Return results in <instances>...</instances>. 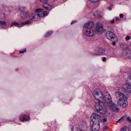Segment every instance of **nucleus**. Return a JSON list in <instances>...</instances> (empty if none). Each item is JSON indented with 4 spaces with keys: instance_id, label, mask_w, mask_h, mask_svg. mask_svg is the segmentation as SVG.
<instances>
[{
    "instance_id": "nucleus-1",
    "label": "nucleus",
    "mask_w": 131,
    "mask_h": 131,
    "mask_svg": "<svg viewBox=\"0 0 131 131\" xmlns=\"http://www.w3.org/2000/svg\"><path fill=\"white\" fill-rule=\"evenodd\" d=\"M93 95L95 98V107L97 112L100 114H105L106 110L103 105L107 101H110L111 95L106 91L102 93L99 89L94 91Z\"/></svg>"
},
{
    "instance_id": "nucleus-2",
    "label": "nucleus",
    "mask_w": 131,
    "mask_h": 131,
    "mask_svg": "<svg viewBox=\"0 0 131 131\" xmlns=\"http://www.w3.org/2000/svg\"><path fill=\"white\" fill-rule=\"evenodd\" d=\"M100 116L95 113L92 114L91 116L90 125L92 131H98L100 128L99 120Z\"/></svg>"
},
{
    "instance_id": "nucleus-3",
    "label": "nucleus",
    "mask_w": 131,
    "mask_h": 131,
    "mask_svg": "<svg viewBox=\"0 0 131 131\" xmlns=\"http://www.w3.org/2000/svg\"><path fill=\"white\" fill-rule=\"evenodd\" d=\"M42 9L38 8L35 10V12L29 16L30 19L32 21H37L40 19V17L47 16L48 13L46 11L42 10Z\"/></svg>"
},
{
    "instance_id": "nucleus-4",
    "label": "nucleus",
    "mask_w": 131,
    "mask_h": 131,
    "mask_svg": "<svg viewBox=\"0 0 131 131\" xmlns=\"http://www.w3.org/2000/svg\"><path fill=\"white\" fill-rule=\"evenodd\" d=\"M110 101L109 100L107 101L105 103L103 104V106L105 107L106 109V112L107 111V109L108 108L111 109L112 111L114 112H118L119 110V108L117 107V105L115 104L114 103L112 102V98L111 97V99Z\"/></svg>"
},
{
    "instance_id": "nucleus-5",
    "label": "nucleus",
    "mask_w": 131,
    "mask_h": 131,
    "mask_svg": "<svg viewBox=\"0 0 131 131\" xmlns=\"http://www.w3.org/2000/svg\"><path fill=\"white\" fill-rule=\"evenodd\" d=\"M19 9L21 11L20 16L21 18L25 19L28 17L29 14V12H28L25 11V7H21L19 8Z\"/></svg>"
},
{
    "instance_id": "nucleus-6",
    "label": "nucleus",
    "mask_w": 131,
    "mask_h": 131,
    "mask_svg": "<svg viewBox=\"0 0 131 131\" xmlns=\"http://www.w3.org/2000/svg\"><path fill=\"white\" fill-rule=\"evenodd\" d=\"M83 32L85 36L89 37H93L95 34V29H83Z\"/></svg>"
},
{
    "instance_id": "nucleus-7",
    "label": "nucleus",
    "mask_w": 131,
    "mask_h": 131,
    "mask_svg": "<svg viewBox=\"0 0 131 131\" xmlns=\"http://www.w3.org/2000/svg\"><path fill=\"white\" fill-rule=\"evenodd\" d=\"M124 98H120L117 101L118 104L123 108L126 107L128 104L127 100Z\"/></svg>"
},
{
    "instance_id": "nucleus-8",
    "label": "nucleus",
    "mask_w": 131,
    "mask_h": 131,
    "mask_svg": "<svg viewBox=\"0 0 131 131\" xmlns=\"http://www.w3.org/2000/svg\"><path fill=\"white\" fill-rule=\"evenodd\" d=\"M122 86L123 89L126 92L131 93V83L127 81V83L124 84Z\"/></svg>"
},
{
    "instance_id": "nucleus-9",
    "label": "nucleus",
    "mask_w": 131,
    "mask_h": 131,
    "mask_svg": "<svg viewBox=\"0 0 131 131\" xmlns=\"http://www.w3.org/2000/svg\"><path fill=\"white\" fill-rule=\"evenodd\" d=\"M95 34L96 32L101 33L103 31V25L102 24L100 23H97L96 25V27L95 28Z\"/></svg>"
},
{
    "instance_id": "nucleus-10",
    "label": "nucleus",
    "mask_w": 131,
    "mask_h": 131,
    "mask_svg": "<svg viewBox=\"0 0 131 131\" xmlns=\"http://www.w3.org/2000/svg\"><path fill=\"white\" fill-rule=\"evenodd\" d=\"M106 38L109 40H113V39L116 38V36L112 32L108 31L106 32Z\"/></svg>"
},
{
    "instance_id": "nucleus-11",
    "label": "nucleus",
    "mask_w": 131,
    "mask_h": 131,
    "mask_svg": "<svg viewBox=\"0 0 131 131\" xmlns=\"http://www.w3.org/2000/svg\"><path fill=\"white\" fill-rule=\"evenodd\" d=\"M94 23L93 21H90L88 23L85 24L83 25V29H94L93 27Z\"/></svg>"
},
{
    "instance_id": "nucleus-12",
    "label": "nucleus",
    "mask_w": 131,
    "mask_h": 131,
    "mask_svg": "<svg viewBox=\"0 0 131 131\" xmlns=\"http://www.w3.org/2000/svg\"><path fill=\"white\" fill-rule=\"evenodd\" d=\"M115 95L116 97L124 98L125 99H127L128 97V95L127 94H124L122 93H121L119 91H117L115 93Z\"/></svg>"
},
{
    "instance_id": "nucleus-13",
    "label": "nucleus",
    "mask_w": 131,
    "mask_h": 131,
    "mask_svg": "<svg viewBox=\"0 0 131 131\" xmlns=\"http://www.w3.org/2000/svg\"><path fill=\"white\" fill-rule=\"evenodd\" d=\"M20 120L22 122H25L29 121L30 120V118L28 116L24 115L20 117Z\"/></svg>"
},
{
    "instance_id": "nucleus-14",
    "label": "nucleus",
    "mask_w": 131,
    "mask_h": 131,
    "mask_svg": "<svg viewBox=\"0 0 131 131\" xmlns=\"http://www.w3.org/2000/svg\"><path fill=\"white\" fill-rule=\"evenodd\" d=\"M10 27L14 26L17 27H21V24L19 23L18 22H13L10 25Z\"/></svg>"
},
{
    "instance_id": "nucleus-15",
    "label": "nucleus",
    "mask_w": 131,
    "mask_h": 131,
    "mask_svg": "<svg viewBox=\"0 0 131 131\" xmlns=\"http://www.w3.org/2000/svg\"><path fill=\"white\" fill-rule=\"evenodd\" d=\"M45 4H43V6L47 10H49L52 9V6L49 5L47 3H44Z\"/></svg>"
},
{
    "instance_id": "nucleus-16",
    "label": "nucleus",
    "mask_w": 131,
    "mask_h": 131,
    "mask_svg": "<svg viewBox=\"0 0 131 131\" xmlns=\"http://www.w3.org/2000/svg\"><path fill=\"white\" fill-rule=\"evenodd\" d=\"M6 23L5 21H0V28L4 29L6 26Z\"/></svg>"
},
{
    "instance_id": "nucleus-17",
    "label": "nucleus",
    "mask_w": 131,
    "mask_h": 131,
    "mask_svg": "<svg viewBox=\"0 0 131 131\" xmlns=\"http://www.w3.org/2000/svg\"><path fill=\"white\" fill-rule=\"evenodd\" d=\"M100 14V12L96 11L93 13V15L94 16L100 18H103L102 15H101Z\"/></svg>"
},
{
    "instance_id": "nucleus-18",
    "label": "nucleus",
    "mask_w": 131,
    "mask_h": 131,
    "mask_svg": "<svg viewBox=\"0 0 131 131\" xmlns=\"http://www.w3.org/2000/svg\"><path fill=\"white\" fill-rule=\"evenodd\" d=\"M97 52L100 53H104L105 50L102 48H98L96 49Z\"/></svg>"
},
{
    "instance_id": "nucleus-19",
    "label": "nucleus",
    "mask_w": 131,
    "mask_h": 131,
    "mask_svg": "<svg viewBox=\"0 0 131 131\" xmlns=\"http://www.w3.org/2000/svg\"><path fill=\"white\" fill-rule=\"evenodd\" d=\"M31 24V21L29 20H27L25 21L24 22H21V27L24 25L29 24Z\"/></svg>"
},
{
    "instance_id": "nucleus-20",
    "label": "nucleus",
    "mask_w": 131,
    "mask_h": 131,
    "mask_svg": "<svg viewBox=\"0 0 131 131\" xmlns=\"http://www.w3.org/2000/svg\"><path fill=\"white\" fill-rule=\"evenodd\" d=\"M126 115H124L123 117H121L120 119L117 120V122L120 123L122 122L126 118Z\"/></svg>"
},
{
    "instance_id": "nucleus-21",
    "label": "nucleus",
    "mask_w": 131,
    "mask_h": 131,
    "mask_svg": "<svg viewBox=\"0 0 131 131\" xmlns=\"http://www.w3.org/2000/svg\"><path fill=\"white\" fill-rule=\"evenodd\" d=\"M52 33V31H48L45 34L44 37L46 38L49 37L51 35Z\"/></svg>"
},
{
    "instance_id": "nucleus-22",
    "label": "nucleus",
    "mask_w": 131,
    "mask_h": 131,
    "mask_svg": "<svg viewBox=\"0 0 131 131\" xmlns=\"http://www.w3.org/2000/svg\"><path fill=\"white\" fill-rule=\"evenodd\" d=\"M26 51V49H24L23 50H21L19 51V52L20 53H23L24 52Z\"/></svg>"
},
{
    "instance_id": "nucleus-23",
    "label": "nucleus",
    "mask_w": 131,
    "mask_h": 131,
    "mask_svg": "<svg viewBox=\"0 0 131 131\" xmlns=\"http://www.w3.org/2000/svg\"><path fill=\"white\" fill-rule=\"evenodd\" d=\"M126 128L125 127H124L120 130V131H126Z\"/></svg>"
},
{
    "instance_id": "nucleus-24",
    "label": "nucleus",
    "mask_w": 131,
    "mask_h": 131,
    "mask_svg": "<svg viewBox=\"0 0 131 131\" xmlns=\"http://www.w3.org/2000/svg\"><path fill=\"white\" fill-rule=\"evenodd\" d=\"M107 119L106 118H104L103 119V121L104 123H106V122H107Z\"/></svg>"
},
{
    "instance_id": "nucleus-25",
    "label": "nucleus",
    "mask_w": 131,
    "mask_h": 131,
    "mask_svg": "<svg viewBox=\"0 0 131 131\" xmlns=\"http://www.w3.org/2000/svg\"><path fill=\"white\" fill-rule=\"evenodd\" d=\"M40 1L44 3H47V0H40Z\"/></svg>"
},
{
    "instance_id": "nucleus-26",
    "label": "nucleus",
    "mask_w": 131,
    "mask_h": 131,
    "mask_svg": "<svg viewBox=\"0 0 131 131\" xmlns=\"http://www.w3.org/2000/svg\"><path fill=\"white\" fill-rule=\"evenodd\" d=\"M130 39V37L129 36H127L126 37V40H128Z\"/></svg>"
},
{
    "instance_id": "nucleus-27",
    "label": "nucleus",
    "mask_w": 131,
    "mask_h": 131,
    "mask_svg": "<svg viewBox=\"0 0 131 131\" xmlns=\"http://www.w3.org/2000/svg\"><path fill=\"white\" fill-rule=\"evenodd\" d=\"M129 78L128 79L129 80H128L127 81H128L129 82L131 83V74H130V75L129 76Z\"/></svg>"
},
{
    "instance_id": "nucleus-28",
    "label": "nucleus",
    "mask_w": 131,
    "mask_h": 131,
    "mask_svg": "<svg viewBox=\"0 0 131 131\" xmlns=\"http://www.w3.org/2000/svg\"><path fill=\"white\" fill-rule=\"evenodd\" d=\"M127 120L130 123H131V119L129 117H128L127 118Z\"/></svg>"
},
{
    "instance_id": "nucleus-29",
    "label": "nucleus",
    "mask_w": 131,
    "mask_h": 131,
    "mask_svg": "<svg viewBox=\"0 0 131 131\" xmlns=\"http://www.w3.org/2000/svg\"><path fill=\"white\" fill-rule=\"evenodd\" d=\"M109 22L112 24H113L114 22V20L113 19L112 20H110L109 21Z\"/></svg>"
},
{
    "instance_id": "nucleus-30",
    "label": "nucleus",
    "mask_w": 131,
    "mask_h": 131,
    "mask_svg": "<svg viewBox=\"0 0 131 131\" xmlns=\"http://www.w3.org/2000/svg\"><path fill=\"white\" fill-rule=\"evenodd\" d=\"M119 17L121 18H123L124 17V15L123 14H120L119 15Z\"/></svg>"
},
{
    "instance_id": "nucleus-31",
    "label": "nucleus",
    "mask_w": 131,
    "mask_h": 131,
    "mask_svg": "<svg viewBox=\"0 0 131 131\" xmlns=\"http://www.w3.org/2000/svg\"><path fill=\"white\" fill-rule=\"evenodd\" d=\"M106 58L105 57H103L102 58V60L103 61H105L106 60Z\"/></svg>"
},
{
    "instance_id": "nucleus-32",
    "label": "nucleus",
    "mask_w": 131,
    "mask_h": 131,
    "mask_svg": "<svg viewBox=\"0 0 131 131\" xmlns=\"http://www.w3.org/2000/svg\"><path fill=\"white\" fill-rule=\"evenodd\" d=\"M76 22H77V21L75 20H74L73 21H72V22L71 23V24H73V23H75Z\"/></svg>"
},
{
    "instance_id": "nucleus-33",
    "label": "nucleus",
    "mask_w": 131,
    "mask_h": 131,
    "mask_svg": "<svg viewBox=\"0 0 131 131\" xmlns=\"http://www.w3.org/2000/svg\"><path fill=\"white\" fill-rule=\"evenodd\" d=\"M115 19L118 21H119L120 20V19L119 17H117L115 18Z\"/></svg>"
},
{
    "instance_id": "nucleus-34",
    "label": "nucleus",
    "mask_w": 131,
    "mask_h": 131,
    "mask_svg": "<svg viewBox=\"0 0 131 131\" xmlns=\"http://www.w3.org/2000/svg\"><path fill=\"white\" fill-rule=\"evenodd\" d=\"M92 55H94V56H95H95H98V55H99V54H95L94 53H93L92 54Z\"/></svg>"
},
{
    "instance_id": "nucleus-35",
    "label": "nucleus",
    "mask_w": 131,
    "mask_h": 131,
    "mask_svg": "<svg viewBox=\"0 0 131 131\" xmlns=\"http://www.w3.org/2000/svg\"><path fill=\"white\" fill-rule=\"evenodd\" d=\"M112 44L114 46H115V45L116 43H115V42L114 41L112 43Z\"/></svg>"
},
{
    "instance_id": "nucleus-36",
    "label": "nucleus",
    "mask_w": 131,
    "mask_h": 131,
    "mask_svg": "<svg viewBox=\"0 0 131 131\" xmlns=\"http://www.w3.org/2000/svg\"><path fill=\"white\" fill-rule=\"evenodd\" d=\"M3 17H5V15L4 14H3Z\"/></svg>"
},
{
    "instance_id": "nucleus-37",
    "label": "nucleus",
    "mask_w": 131,
    "mask_h": 131,
    "mask_svg": "<svg viewBox=\"0 0 131 131\" xmlns=\"http://www.w3.org/2000/svg\"><path fill=\"white\" fill-rule=\"evenodd\" d=\"M108 9H109V10H112V9L111 8H110V7H109L108 8Z\"/></svg>"
},
{
    "instance_id": "nucleus-38",
    "label": "nucleus",
    "mask_w": 131,
    "mask_h": 131,
    "mask_svg": "<svg viewBox=\"0 0 131 131\" xmlns=\"http://www.w3.org/2000/svg\"><path fill=\"white\" fill-rule=\"evenodd\" d=\"M18 70V69H15V71H17Z\"/></svg>"
},
{
    "instance_id": "nucleus-39",
    "label": "nucleus",
    "mask_w": 131,
    "mask_h": 131,
    "mask_svg": "<svg viewBox=\"0 0 131 131\" xmlns=\"http://www.w3.org/2000/svg\"><path fill=\"white\" fill-rule=\"evenodd\" d=\"M14 121H15V120H13V121H11L12 122H14Z\"/></svg>"
}]
</instances>
